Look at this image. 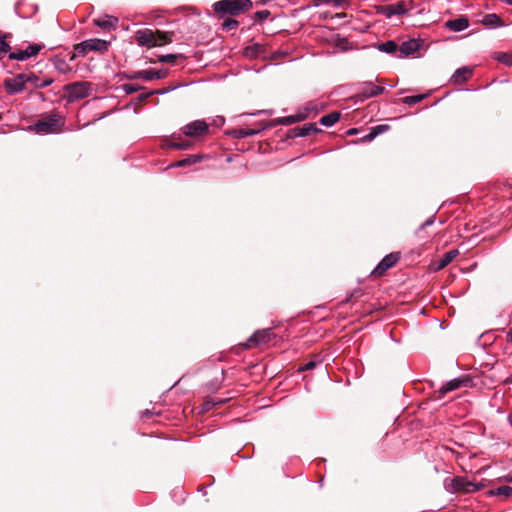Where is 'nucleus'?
<instances>
[{
    "mask_svg": "<svg viewBox=\"0 0 512 512\" xmlns=\"http://www.w3.org/2000/svg\"><path fill=\"white\" fill-rule=\"evenodd\" d=\"M252 6L251 0H220L213 4V9L217 18H224L236 17L249 11Z\"/></svg>",
    "mask_w": 512,
    "mask_h": 512,
    "instance_id": "nucleus-1",
    "label": "nucleus"
},
{
    "mask_svg": "<svg viewBox=\"0 0 512 512\" xmlns=\"http://www.w3.org/2000/svg\"><path fill=\"white\" fill-rule=\"evenodd\" d=\"M173 32L141 29L136 32L135 38L139 45L147 47L162 46L172 42Z\"/></svg>",
    "mask_w": 512,
    "mask_h": 512,
    "instance_id": "nucleus-2",
    "label": "nucleus"
},
{
    "mask_svg": "<svg viewBox=\"0 0 512 512\" xmlns=\"http://www.w3.org/2000/svg\"><path fill=\"white\" fill-rule=\"evenodd\" d=\"M64 127V120L61 115L51 113L42 117L36 123L31 125L29 129L39 135L61 133Z\"/></svg>",
    "mask_w": 512,
    "mask_h": 512,
    "instance_id": "nucleus-3",
    "label": "nucleus"
},
{
    "mask_svg": "<svg viewBox=\"0 0 512 512\" xmlns=\"http://www.w3.org/2000/svg\"><path fill=\"white\" fill-rule=\"evenodd\" d=\"M91 84L89 82H74L66 85V100L74 102L89 95Z\"/></svg>",
    "mask_w": 512,
    "mask_h": 512,
    "instance_id": "nucleus-4",
    "label": "nucleus"
},
{
    "mask_svg": "<svg viewBox=\"0 0 512 512\" xmlns=\"http://www.w3.org/2000/svg\"><path fill=\"white\" fill-rule=\"evenodd\" d=\"M274 334L271 328L258 330L243 344L245 349H251L259 345L266 344L272 340Z\"/></svg>",
    "mask_w": 512,
    "mask_h": 512,
    "instance_id": "nucleus-5",
    "label": "nucleus"
},
{
    "mask_svg": "<svg viewBox=\"0 0 512 512\" xmlns=\"http://www.w3.org/2000/svg\"><path fill=\"white\" fill-rule=\"evenodd\" d=\"M400 259V253L393 252L388 255H386L380 263L377 265V267L373 270L372 275L375 277L382 276L388 269L393 267L398 260Z\"/></svg>",
    "mask_w": 512,
    "mask_h": 512,
    "instance_id": "nucleus-6",
    "label": "nucleus"
},
{
    "mask_svg": "<svg viewBox=\"0 0 512 512\" xmlns=\"http://www.w3.org/2000/svg\"><path fill=\"white\" fill-rule=\"evenodd\" d=\"M469 379L467 377L455 378L444 384L440 389L434 392L436 399L443 398L448 392L457 390L461 387L467 386Z\"/></svg>",
    "mask_w": 512,
    "mask_h": 512,
    "instance_id": "nucleus-7",
    "label": "nucleus"
},
{
    "mask_svg": "<svg viewBox=\"0 0 512 512\" xmlns=\"http://www.w3.org/2000/svg\"><path fill=\"white\" fill-rule=\"evenodd\" d=\"M166 76V73L161 70H143L135 71L131 73H125L124 77L129 80L144 79L146 81H152L154 79H162Z\"/></svg>",
    "mask_w": 512,
    "mask_h": 512,
    "instance_id": "nucleus-8",
    "label": "nucleus"
},
{
    "mask_svg": "<svg viewBox=\"0 0 512 512\" xmlns=\"http://www.w3.org/2000/svg\"><path fill=\"white\" fill-rule=\"evenodd\" d=\"M208 124L203 120H196L183 127V134L189 137L202 136L208 132Z\"/></svg>",
    "mask_w": 512,
    "mask_h": 512,
    "instance_id": "nucleus-9",
    "label": "nucleus"
},
{
    "mask_svg": "<svg viewBox=\"0 0 512 512\" xmlns=\"http://www.w3.org/2000/svg\"><path fill=\"white\" fill-rule=\"evenodd\" d=\"M26 76L24 74H18L13 78H6L4 80V86L6 92L10 95L21 92L25 88Z\"/></svg>",
    "mask_w": 512,
    "mask_h": 512,
    "instance_id": "nucleus-10",
    "label": "nucleus"
},
{
    "mask_svg": "<svg viewBox=\"0 0 512 512\" xmlns=\"http://www.w3.org/2000/svg\"><path fill=\"white\" fill-rule=\"evenodd\" d=\"M385 91L383 86L374 85L372 82H367L364 84L362 90L355 95V98L358 100H365L370 97H374L382 94Z\"/></svg>",
    "mask_w": 512,
    "mask_h": 512,
    "instance_id": "nucleus-11",
    "label": "nucleus"
},
{
    "mask_svg": "<svg viewBox=\"0 0 512 512\" xmlns=\"http://www.w3.org/2000/svg\"><path fill=\"white\" fill-rule=\"evenodd\" d=\"M321 130L316 126L315 123H307L302 127H294L287 132L288 138L304 137L313 133H318Z\"/></svg>",
    "mask_w": 512,
    "mask_h": 512,
    "instance_id": "nucleus-12",
    "label": "nucleus"
},
{
    "mask_svg": "<svg viewBox=\"0 0 512 512\" xmlns=\"http://www.w3.org/2000/svg\"><path fill=\"white\" fill-rule=\"evenodd\" d=\"M378 12L390 18L393 15L405 14L407 12V8L404 1H398L395 4L380 6Z\"/></svg>",
    "mask_w": 512,
    "mask_h": 512,
    "instance_id": "nucleus-13",
    "label": "nucleus"
},
{
    "mask_svg": "<svg viewBox=\"0 0 512 512\" xmlns=\"http://www.w3.org/2000/svg\"><path fill=\"white\" fill-rule=\"evenodd\" d=\"M453 488L458 492L470 493L480 489L478 484L470 482L462 477H457L453 480Z\"/></svg>",
    "mask_w": 512,
    "mask_h": 512,
    "instance_id": "nucleus-14",
    "label": "nucleus"
},
{
    "mask_svg": "<svg viewBox=\"0 0 512 512\" xmlns=\"http://www.w3.org/2000/svg\"><path fill=\"white\" fill-rule=\"evenodd\" d=\"M421 44L416 39H410L408 41L403 42L400 46L398 51L400 52L398 57H407L415 52H417L420 48Z\"/></svg>",
    "mask_w": 512,
    "mask_h": 512,
    "instance_id": "nucleus-15",
    "label": "nucleus"
},
{
    "mask_svg": "<svg viewBox=\"0 0 512 512\" xmlns=\"http://www.w3.org/2000/svg\"><path fill=\"white\" fill-rule=\"evenodd\" d=\"M459 255V251L457 249H452L442 255V257L435 262L434 270L439 271L449 265L457 256Z\"/></svg>",
    "mask_w": 512,
    "mask_h": 512,
    "instance_id": "nucleus-16",
    "label": "nucleus"
},
{
    "mask_svg": "<svg viewBox=\"0 0 512 512\" xmlns=\"http://www.w3.org/2000/svg\"><path fill=\"white\" fill-rule=\"evenodd\" d=\"M94 24L102 30L115 29L118 23V19L113 16L105 15L93 20Z\"/></svg>",
    "mask_w": 512,
    "mask_h": 512,
    "instance_id": "nucleus-17",
    "label": "nucleus"
},
{
    "mask_svg": "<svg viewBox=\"0 0 512 512\" xmlns=\"http://www.w3.org/2000/svg\"><path fill=\"white\" fill-rule=\"evenodd\" d=\"M445 26L452 31L459 32L462 31L469 26V20L465 16H460L456 19L448 20L445 23Z\"/></svg>",
    "mask_w": 512,
    "mask_h": 512,
    "instance_id": "nucleus-18",
    "label": "nucleus"
},
{
    "mask_svg": "<svg viewBox=\"0 0 512 512\" xmlns=\"http://www.w3.org/2000/svg\"><path fill=\"white\" fill-rule=\"evenodd\" d=\"M88 51H97L103 53L108 50L110 42L102 39H89L86 40Z\"/></svg>",
    "mask_w": 512,
    "mask_h": 512,
    "instance_id": "nucleus-19",
    "label": "nucleus"
},
{
    "mask_svg": "<svg viewBox=\"0 0 512 512\" xmlns=\"http://www.w3.org/2000/svg\"><path fill=\"white\" fill-rule=\"evenodd\" d=\"M472 69L468 67H462L455 71L452 76V80L455 84H461L466 82L472 76Z\"/></svg>",
    "mask_w": 512,
    "mask_h": 512,
    "instance_id": "nucleus-20",
    "label": "nucleus"
},
{
    "mask_svg": "<svg viewBox=\"0 0 512 512\" xmlns=\"http://www.w3.org/2000/svg\"><path fill=\"white\" fill-rule=\"evenodd\" d=\"M306 118H307L306 113H298L296 115H290V116L278 118V119L274 120V123L280 124V125H291V124H294L297 122H301V121L305 120Z\"/></svg>",
    "mask_w": 512,
    "mask_h": 512,
    "instance_id": "nucleus-21",
    "label": "nucleus"
},
{
    "mask_svg": "<svg viewBox=\"0 0 512 512\" xmlns=\"http://www.w3.org/2000/svg\"><path fill=\"white\" fill-rule=\"evenodd\" d=\"M169 146L174 149L186 150L190 148L191 142L182 139L180 135L176 136V134H173L172 141L169 143Z\"/></svg>",
    "mask_w": 512,
    "mask_h": 512,
    "instance_id": "nucleus-22",
    "label": "nucleus"
},
{
    "mask_svg": "<svg viewBox=\"0 0 512 512\" xmlns=\"http://www.w3.org/2000/svg\"><path fill=\"white\" fill-rule=\"evenodd\" d=\"M481 23L486 27L501 26L503 24L502 19L497 14H487L481 20Z\"/></svg>",
    "mask_w": 512,
    "mask_h": 512,
    "instance_id": "nucleus-23",
    "label": "nucleus"
},
{
    "mask_svg": "<svg viewBox=\"0 0 512 512\" xmlns=\"http://www.w3.org/2000/svg\"><path fill=\"white\" fill-rule=\"evenodd\" d=\"M340 116H341L340 112L334 111V112H331V113H329L327 115L322 116L320 118L319 122L323 126L330 127V126L334 125L336 122L339 121Z\"/></svg>",
    "mask_w": 512,
    "mask_h": 512,
    "instance_id": "nucleus-24",
    "label": "nucleus"
},
{
    "mask_svg": "<svg viewBox=\"0 0 512 512\" xmlns=\"http://www.w3.org/2000/svg\"><path fill=\"white\" fill-rule=\"evenodd\" d=\"M87 52H88V49H87V45H86L85 41H83L79 44H75L73 52L70 55V60L73 61L74 59H76L79 56L84 57L87 54Z\"/></svg>",
    "mask_w": 512,
    "mask_h": 512,
    "instance_id": "nucleus-25",
    "label": "nucleus"
},
{
    "mask_svg": "<svg viewBox=\"0 0 512 512\" xmlns=\"http://www.w3.org/2000/svg\"><path fill=\"white\" fill-rule=\"evenodd\" d=\"M203 156L201 155H190L182 160H179L171 165V167H185L197 163Z\"/></svg>",
    "mask_w": 512,
    "mask_h": 512,
    "instance_id": "nucleus-26",
    "label": "nucleus"
},
{
    "mask_svg": "<svg viewBox=\"0 0 512 512\" xmlns=\"http://www.w3.org/2000/svg\"><path fill=\"white\" fill-rule=\"evenodd\" d=\"M399 49L397 43L393 40L386 41L378 45V50L388 54L397 52Z\"/></svg>",
    "mask_w": 512,
    "mask_h": 512,
    "instance_id": "nucleus-27",
    "label": "nucleus"
},
{
    "mask_svg": "<svg viewBox=\"0 0 512 512\" xmlns=\"http://www.w3.org/2000/svg\"><path fill=\"white\" fill-rule=\"evenodd\" d=\"M489 494L501 496L506 499V498L512 497V487L506 486V485L500 486L494 490H490Z\"/></svg>",
    "mask_w": 512,
    "mask_h": 512,
    "instance_id": "nucleus-28",
    "label": "nucleus"
},
{
    "mask_svg": "<svg viewBox=\"0 0 512 512\" xmlns=\"http://www.w3.org/2000/svg\"><path fill=\"white\" fill-rule=\"evenodd\" d=\"M10 36V33H5L2 36H0V60H2L4 55L8 53L11 49L9 43L7 42V38H9Z\"/></svg>",
    "mask_w": 512,
    "mask_h": 512,
    "instance_id": "nucleus-29",
    "label": "nucleus"
},
{
    "mask_svg": "<svg viewBox=\"0 0 512 512\" xmlns=\"http://www.w3.org/2000/svg\"><path fill=\"white\" fill-rule=\"evenodd\" d=\"M223 20L222 27L225 31H231L238 27L239 22L231 16L221 18Z\"/></svg>",
    "mask_w": 512,
    "mask_h": 512,
    "instance_id": "nucleus-30",
    "label": "nucleus"
},
{
    "mask_svg": "<svg viewBox=\"0 0 512 512\" xmlns=\"http://www.w3.org/2000/svg\"><path fill=\"white\" fill-rule=\"evenodd\" d=\"M334 43H335V47L339 48L341 51H347L352 48L348 39L344 38V37H340L339 35L336 37Z\"/></svg>",
    "mask_w": 512,
    "mask_h": 512,
    "instance_id": "nucleus-31",
    "label": "nucleus"
},
{
    "mask_svg": "<svg viewBox=\"0 0 512 512\" xmlns=\"http://www.w3.org/2000/svg\"><path fill=\"white\" fill-rule=\"evenodd\" d=\"M427 97V94H419L414 96H407L402 98V102L408 105H414L416 103L421 102L423 99Z\"/></svg>",
    "mask_w": 512,
    "mask_h": 512,
    "instance_id": "nucleus-32",
    "label": "nucleus"
},
{
    "mask_svg": "<svg viewBox=\"0 0 512 512\" xmlns=\"http://www.w3.org/2000/svg\"><path fill=\"white\" fill-rule=\"evenodd\" d=\"M183 56L181 54H167V55H162L158 58V61L159 62H162V63H175V61L178 59V58H182Z\"/></svg>",
    "mask_w": 512,
    "mask_h": 512,
    "instance_id": "nucleus-33",
    "label": "nucleus"
},
{
    "mask_svg": "<svg viewBox=\"0 0 512 512\" xmlns=\"http://www.w3.org/2000/svg\"><path fill=\"white\" fill-rule=\"evenodd\" d=\"M257 133L256 130L253 129H238L233 132L236 138H245L247 136H252Z\"/></svg>",
    "mask_w": 512,
    "mask_h": 512,
    "instance_id": "nucleus-34",
    "label": "nucleus"
},
{
    "mask_svg": "<svg viewBox=\"0 0 512 512\" xmlns=\"http://www.w3.org/2000/svg\"><path fill=\"white\" fill-rule=\"evenodd\" d=\"M9 58L11 60H18V61H24L28 59V54L24 50L18 51V52H11L9 54Z\"/></svg>",
    "mask_w": 512,
    "mask_h": 512,
    "instance_id": "nucleus-35",
    "label": "nucleus"
},
{
    "mask_svg": "<svg viewBox=\"0 0 512 512\" xmlns=\"http://www.w3.org/2000/svg\"><path fill=\"white\" fill-rule=\"evenodd\" d=\"M262 51V46L261 45H253V46H250V47H247L246 48V51H245V54L247 56H251V57H256L258 56V54Z\"/></svg>",
    "mask_w": 512,
    "mask_h": 512,
    "instance_id": "nucleus-36",
    "label": "nucleus"
},
{
    "mask_svg": "<svg viewBox=\"0 0 512 512\" xmlns=\"http://www.w3.org/2000/svg\"><path fill=\"white\" fill-rule=\"evenodd\" d=\"M40 49H41V47L39 45L31 44L24 51L27 52L28 59H29L33 56H36L39 53Z\"/></svg>",
    "mask_w": 512,
    "mask_h": 512,
    "instance_id": "nucleus-37",
    "label": "nucleus"
},
{
    "mask_svg": "<svg viewBox=\"0 0 512 512\" xmlns=\"http://www.w3.org/2000/svg\"><path fill=\"white\" fill-rule=\"evenodd\" d=\"M123 90L126 94H133L141 89H143L142 86L134 85V84H124L122 86Z\"/></svg>",
    "mask_w": 512,
    "mask_h": 512,
    "instance_id": "nucleus-38",
    "label": "nucleus"
},
{
    "mask_svg": "<svg viewBox=\"0 0 512 512\" xmlns=\"http://www.w3.org/2000/svg\"><path fill=\"white\" fill-rule=\"evenodd\" d=\"M389 129L390 126L387 124H381L371 128L372 132L376 137L384 132H387Z\"/></svg>",
    "mask_w": 512,
    "mask_h": 512,
    "instance_id": "nucleus-39",
    "label": "nucleus"
},
{
    "mask_svg": "<svg viewBox=\"0 0 512 512\" xmlns=\"http://www.w3.org/2000/svg\"><path fill=\"white\" fill-rule=\"evenodd\" d=\"M270 14L271 13L269 10L257 11L256 13H254L253 18L255 19V21H263L267 19L270 16Z\"/></svg>",
    "mask_w": 512,
    "mask_h": 512,
    "instance_id": "nucleus-40",
    "label": "nucleus"
},
{
    "mask_svg": "<svg viewBox=\"0 0 512 512\" xmlns=\"http://www.w3.org/2000/svg\"><path fill=\"white\" fill-rule=\"evenodd\" d=\"M498 60L508 66H512V54L503 53Z\"/></svg>",
    "mask_w": 512,
    "mask_h": 512,
    "instance_id": "nucleus-41",
    "label": "nucleus"
},
{
    "mask_svg": "<svg viewBox=\"0 0 512 512\" xmlns=\"http://www.w3.org/2000/svg\"><path fill=\"white\" fill-rule=\"evenodd\" d=\"M320 362H317V361H314V360H311L309 362H307L304 366L300 367L299 368V371H305V370H312L314 369L317 364H319Z\"/></svg>",
    "mask_w": 512,
    "mask_h": 512,
    "instance_id": "nucleus-42",
    "label": "nucleus"
},
{
    "mask_svg": "<svg viewBox=\"0 0 512 512\" xmlns=\"http://www.w3.org/2000/svg\"><path fill=\"white\" fill-rule=\"evenodd\" d=\"M375 138H376V136L374 135L372 130H370V132L367 135H365L361 138V142H370Z\"/></svg>",
    "mask_w": 512,
    "mask_h": 512,
    "instance_id": "nucleus-43",
    "label": "nucleus"
},
{
    "mask_svg": "<svg viewBox=\"0 0 512 512\" xmlns=\"http://www.w3.org/2000/svg\"><path fill=\"white\" fill-rule=\"evenodd\" d=\"M154 92L151 91V92H148V93H145V94H141L139 96V100L140 101H145L146 99H148Z\"/></svg>",
    "mask_w": 512,
    "mask_h": 512,
    "instance_id": "nucleus-44",
    "label": "nucleus"
},
{
    "mask_svg": "<svg viewBox=\"0 0 512 512\" xmlns=\"http://www.w3.org/2000/svg\"><path fill=\"white\" fill-rule=\"evenodd\" d=\"M314 6H319L321 3H331V0H312Z\"/></svg>",
    "mask_w": 512,
    "mask_h": 512,
    "instance_id": "nucleus-45",
    "label": "nucleus"
},
{
    "mask_svg": "<svg viewBox=\"0 0 512 512\" xmlns=\"http://www.w3.org/2000/svg\"><path fill=\"white\" fill-rule=\"evenodd\" d=\"M433 222H434L433 218H429V219H427V220H426V221L421 225V227H420V228H421V229H424L426 226H429V225L433 224Z\"/></svg>",
    "mask_w": 512,
    "mask_h": 512,
    "instance_id": "nucleus-46",
    "label": "nucleus"
},
{
    "mask_svg": "<svg viewBox=\"0 0 512 512\" xmlns=\"http://www.w3.org/2000/svg\"><path fill=\"white\" fill-rule=\"evenodd\" d=\"M213 405H214V403H213V402H211V401H207V402H205V403H204V410H209V409H211Z\"/></svg>",
    "mask_w": 512,
    "mask_h": 512,
    "instance_id": "nucleus-47",
    "label": "nucleus"
},
{
    "mask_svg": "<svg viewBox=\"0 0 512 512\" xmlns=\"http://www.w3.org/2000/svg\"><path fill=\"white\" fill-rule=\"evenodd\" d=\"M331 2L336 6H341L346 2V0H331Z\"/></svg>",
    "mask_w": 512,
    "mask_h": 512,
    "instance_id": "nucleus-48",
    "label": "nucleus"
},
{
    "mask_svg": "<svg viewBox=\"0 0 512 512\" xmlns=\"http://www.w3.org/2000/svg\"><path fill=\"white\" fill-rule=\"evenodd\" d=\"M506 340H507V342L512 343V328H511V329H510V331L507 333V335H506Z\"/></svg>",
    "mask_w": 512,
    "mask_h": 512,
    "instance_id": "nucleus-49",
    "label": "nucleus"
},
{
    "mask_svg": "<svg viewBox=\"0 0 512 512\" xmlns=\"http://www.w3.org/2000/svg\"><path fill=\"white\" fill-rule=\"evenodd\" d=\"M356 133H357V129H355V128H351L347 132V134H349V135H353V134H356Z\"/></svg>",
    "mask_w": 512,
    "mask_h": 512,
    "instance_id": "nucleus-50",
    "label": "nucleus"
},
{
    "mask_svg": "<svg viewBox=\"0 0 512 512\" xmlns=\"http://www.w3.org/2000/svg\"><path fill=\"white\" fill-rule=\"evenodd\" d=\"M506 383H512V374L506 379Z\"/></svg>",
    "mask_w": 512,
    "mask_h": 512,
    "instance_id": "nucleus-51",
    "label": "nucleus"
},
{
    "mask_svg": "<svg viewBox=\"0 0 512 512\" xmlns=\"http://www.w3.org/2000/svg\"><path fill=\"white\" fill-rule=\"evenodd\" d=\"M509 4H512V0H506Z\"/></svg>",
    "mask_w": 512,
    "mask_h": 512,
    "instance_id": "nucleus-52",
    "label": "nucleus"
}]
</instances>
